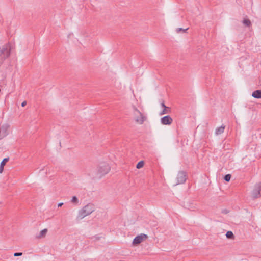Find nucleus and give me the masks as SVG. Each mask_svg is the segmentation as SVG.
<instances>
[{
	"label": "nucleus",
	"instance_id": "1",
	"mask_svg": "<svg viewBox=\"0 0 261 261\" xmlns=\"http://www.w3.org/2000/svg\"><path fill=\"white\" fill-rule=\"evenodd\" d=\"M94 210V205L92 203H88L79 212L77 218L82 219L86 216L91 214Z\"/></svg>",
	"mask_w": 261,
	"mask_h": 261
},
{
	"label": "nucleus",
	"instance_id": "2",
	"mask_svg": "<svg viewBox=\"0 0 261 261\" xmlns=\"http://www.w3.org/2000/svg\"><path fill=\"white\" fill-rule=\"evenodd\" d=\"M11 49V46L9 43L3 45L2 47L0 46V65L6 59L10 56Z\"/></svg>",
	"mask_w": 261,
	"mask_h": 261
},
{
	"label": "nucleus",
	"instance_id": "3",
	"mask_svg": "<svg viewBox=\"0 0 261 261\" xmlns=\"http://www.w3.org/2000/svg\"><path fill=\"white\" fill-rule=\"evenodd\" d=\"M133 109V114L135 122L138 124H142L146 120L147 117L138 110L136 107H134Z\"/></svg>",
	"mask_w": 261,
	"mask_h": 261
},
{
	"label": "nucleus",
	"instance_id": "4",
	"mask_svg": "<svg viewBox=\"0 0 261 261\" xmlns=\"http://www.w3.org/2000/svg\"><path fill=\"white\" fill-rule=\"evenodd\" d=\"M110 170V167L109 164L105 163H100L97 169V175L98 177L101 178L102 176L107 174Z\"/></svg>",
	"mask_w": 261,
	"mask_h": 261
},
{
	"label": "nucleus",
	"instance_id": "5",
	"mask_svg": "<svg viewBox=\"0 0 261 261\" xmlns=\"http://www.w3.org/2000/svg\"><path fill=\"white\" fill-rule=\"evenodd\" d=\"M187 177V173L185 171H179L177 175V182L176 184V185L185 183V181H186Z\"/></svg>",
	"mask_w": 261,
	"mask_h": 261
},
{
	"label": "nucleus",
	"instance_id": "6",
	"mask_svg": "<svg viewBox=\"0 0 261 261\" xmlns=\"http://www.w3.org/2000/svg\"><path fill=\"white\" fill-rule=\"evenodd\" d=\"M9 127V126L6 124L0 126V140L8 135Z\"/></svg>",
	"mask_w": 261,
	"mask_h": 261
},
{
	"label": "nucleus",
	"instance_id": "7",
	"mask_svg": "<svg viewBox=\"0 0 261 261\" xmlns=\"http://www.w3.org/2000/svg\"><path fill=\"white\" fill-rule=\"evenodd\" d=\"M260 186L259 184L255 186L254 189L252 192V196L253 199H256L260 197Z\"/></svg>",
	"mask_w": 261,
	"mask_h": 261
},
{
	"label": "nucleus",
	"instance_id": "8",
	"mask_svg": "<svg viewBox=\"0 0 261 261\" xmlns=\"http://www.w3.org/2000/svg\"><path fill=\"white\" fill-rule=\"evenodd\" d=\"M148 238V236L145 234H141L140 235L136 236L133 241V244L134 245H138L141 243L143 240Z\"/></svg>",
	"mask_w": 261,
	"mask_h": 261
},
{
	"label": "nucleus",
	"instance_id": "9",
	"mask_svg": "<svg viewBox=\"0 0 261 261\" xmlns=\"http://www.w3.org/2000/svg\"><path fill=\"white\" fill-rule=\"evenodd\" d=\"M173 119L169 115L164 116L161 119V122L163 125H170L172 123Z\"/></svg>",
	"mask_w": 261,
	"mask_h": 261
},
{
	"label": "nucleus",
	"instance_id": "10",
	"mask_svg": "<svg viewBox=\"0 0 261 261\" xmlns=\"http://www.w3.org/2000/svg\"><path fill=\"white\" fill-rule=\"evenodd\" d=\"M252 96L257 99L261 98V90H256L252 93Z\"/></svg>",
	"mask_w": 261,
	"mask_h": 261
},
{
	"label": "nucleus",
	"instance_id": "11",
	"mask_svg": "<svg viewBox=\"0 0 261 261\" xmlns=\"http://www.w3.org/2000/svg\"><path fill=\"white\" fill-rule=\"evenodd\" d=\"M9 160V158L4 159L0 164V173H2L4 170V167L6 165V163L8 162Z\"/></svg>",
	"mask_w": 261,
	"mask_h": 261
},
{
	"label": "nucleus",
	"instance_id": "12",
	"mask_svg": "<svg viewBox=\"0 0 261 261\" xmlns=\"http://www.w3.org/2000/svg\"><path fill=\"white\" fill-rule=\"evenodd\" d=\"M225 127L224 125H222L220 127H217L215 130L216 135H218L222 134L224 131Z\"/></svg>",
	"mask_w": 261,
	"mask_h": 261
},
{
	"label": "nucleus",
	"instance_id": "13",
	"mask_svg": "<svg viewBox=\"0 0 261 261\" xmlns=\"http://www.w3.org/2000/svg\"><path fill=\"white\" fill-rule=\"evenodd\" d=\"M171 108L168 107H166V108H164V109L160 113V115H162L165 114H168L170 113Z\"/></svg>",
	"mask_w": 261,
	"mask_h": 261
},
{
	"label": "nucleus",
	"instance_id": "14",
	"mask_svg": "<svg viewBox=\"0 0 261 261\" xmlns=\"http://www.w3.org/2000/svg\"><path fill=\"white\" fill-rule=\"evenodd\" d=\"M47 232V229H44L42 230L40 232L38 236V238H41V237H44L46 235Z\"/></svg>",
	"mask_w": 261,
	"mask_h": 261
},
{
	"label": "nucleus",
	"instance_id": "15",
	"mask_svg": "<svg viewBox=\"0 0 261 261\" xmlns=\"http://www.w3.org/2000/svg\"><path fill=\"white\" fill-rule=\"evenodd\" d=\"M226 236L228 239H233L234 236L232 231H228L226 233Z\"/></svg>",
	"mask_w": 261,
	"mask_h": 261
},
{
	"label": "nucleus",
	"instance_id": "16",
	"mask_svg": "<svg viewBox=\"0 0 261 261\" xmlns=\"http://www.w3.org/2000/svg\"><path fill=\"white\" fill-rule=\"evenodd\" d=\"M243 23L247 27H250L251 24L250 20L248 19H244L243 21Z\"/></svg>",
	"mask_w": 261,
	"mask_h": 261
},
{
	"label": "nucleus",
	"instance_id": "17",
	"mask_svg": "<svg viewBox=\"0 0 261 261\" xmlns=\"http://www.w3.org/2000/svg\"><path fill=\"white\" fill-rule=\"evenodd\" d=\"M144 162L143 161H141L140 162H139L137 165H136V168L137 169H140L142 167H143V166H144Z\"/></svg>",
	"mask_w": 261,
	"mask_h": 261
},
{
	"label": "nucleus",
	"instance_id": "18",
	"mask_svg": "<svg viewBox=\"0 0 261 261\" xmlns=\"http://www.w3.org/2000/svg\"><path fill=\"white\" fill-rule=\"evenodd\" d=\"M71 201L72 203L75 204H77L79 203L78 198L75 196L72 197Z\"/></svg>",
	"mask_w": 261,
	"mask_h": 261
},
{
	"label": "nucleus",
	"instance_id": "19",
	"mask_svg": "<svg viewBox=\"0 0 261 261\" xmlns=\"http://www.w3.org/2000/svg\"><path fill=\"white\" fill-rule=\"evenodd\" d=\"M231 175L229 174H226L224 177V180L226 181H229L231 179Z\"/></svg>",
	"mask_w": 261,
	"mask_h": 261
},
{
	"label": "nucleus",
	"instance_id": "20",
	"mask_svg": "<svg viewBox=\"0 0 261 261\" xmlns=\"http://www.w3.org/2000/svg\"><path fill=\"white\" fill-rule=\"evenodd\" d=\"M187 30H188V28H187L186 29H183L182 28H177L176 29V32L177 33H179L180 31H183V32H186Z\"/></svg>",
	"mask_w": 261,
	"mask_h": 261
},
{
	"label": "nucleus",
	"instance_id": "21",
	"mask_svg": "<svg viewBox=\"0 0 261 261\" xmlns=\"http://www.w3.org/2000/svg\"><path fill=\"white\" fill-rule=\"evenodd\" d=\"M22 255V252H16L14 254V256H19Z\"/></svg>",
	"mask_w": 261,
	"mask_h": 261
},
{
	"label": "nucleus",
	"instance_id": "22",
	"mask_svg": "<svg viewBox=\"0 0 261 261\" xmlns=\"http://www.w3.org/2000/svg\"><path fill=\"white\" fill-rule=\"evenodd\" d=\"M26 105H27V102L25 101H23L21 103V106L23 107H24Z\"/></svg>",
	"mask_w": 261,
	"mask_h": 261
},
{
	"label": "nucleus",
	"instance_id": "23",
	"mask_svg": "<svg viewBox=\"0 0 261 261\" xmlns=\"http://www.w3.org/2000/svg\"><path fill=\"white\" fill-rule=\"evenodd\" d=\"M161 106L162 107H163V108H166L167 106H165V105L164 104V102L163 101L161 103Z\"/></svg>",
	"mask_w": 261,
	"mask_h": 261
},
{
	"label": "nucleus",
	"instance_id": "24",
	"mask_svg": "<svg viewBox=\"0 0 261 261\" xmlns=\"http://www.w3.org/2000/svg\"><path fill=\"white\" fill-rule=\"evenodd\" d=\"M63 205V203L61 202V203H58V207H61V206H62Z\"/></svg>",
	"mask_w": 261,
	"mask_h": 261
},
{
	"label": "nucleus",
	"instance_id": "25",
	"mask_svg": "<svg viewBox=\"0 0 261 261\" xmlns=\"http://www.w3.org/2000/svg\"><path fill=\"white\" fill-rule=\"evenodd\" d=\"M222 212L224 214H227L228 213V211L227 210H223Z\"/></svg>",
	"mask_w": 261,
	"mask_h": 261
}]
</instances>
